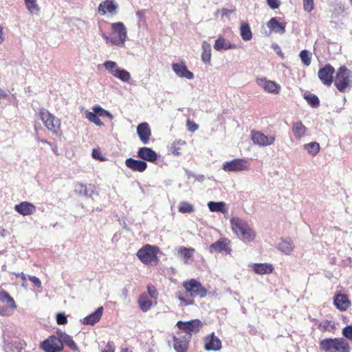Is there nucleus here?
Listing matches in <instances>:
<instances>
[{"instance_id":"obj_37","label":"nucleus","mask_w":352,"mask_h":352,"mask_svg":"<svg viewBox=\"0 0 352 352\" xmlns=\"http://www.w3.org/2000/svg\"><path fill=\"white\" fill-rule=\"evenodd\" d=\"M293 243L290 240H282L278 244V249L284 254L289 255L294 250Z\"/></svg>"},{"instance_id":"obj_23","label":"nucleus","mask_w":352,"mask_h":352,"mask_svg":"<svg viewBox=\"0 0 352 352\" xmlns=\"http://www.w3.org/2000/svg\"><path fill=\"white\" fill-rule=\"evenodd\" d=\"M125 164L131 170L140 173L144 172L148 166L144 161L135 160L131 157L126 160Z\"/></svg>"},{"instance_id":"obj_62","label":"nucleus","mask_w":352,"mask_h":352,"mask_svg":"<svg viewBox=\"0 0 352 352\" xmlns=\"http://www.w3.org/2000/svg\"><path fill=\"white\" fill-rule=\"evenodd\" d=\"M137 14H138V15H141V11H138V12H137Z\"/></svg>"},{"instance_id":"obj_54","label":"nucleus","mask_w":352,"mask_h":352,"mask_svg":"<svg viewBox=\"0 0 352 352\" xmlns=\"http://www.w3.org/2000/svg\"><path fill=\"white\" fill-rule=\"evenodd\" d=\"M28 279L32 282L37 288L41 287V282L38 278L33 276H29Z\"/></svg>"},{"instance_id":"obj_19","label":"nucleus","mask_w":352,"mask_h":352,"mask_svg":"<svg viewBox=\"0 0 352 352\" xmlns=\"http://www.w3.org/2000/svg\"><path fill=\"white\" fill-rule=\"evenodd\" d=\"M333 304L340 311H346L351 305V302L346 294H337L333 298Z\"/></svg>"},{"instance_id":"obj_49","label":"nucleus","mask_w":352,"mask_h":352,"mask_svg":"<svg viewBox=\"0 0 352 352\" xmlns=\"http://www.w3.org/2000/svg\"><path fill=\"white\" fill-rule=\"evenodd\" d=\"M303 9L307 12H311L314 9V0H302Z\"/></svg>"},{"instance_id":"obj_1","label":"nucleus","mask_w":352,"mask_h":352,"mask_svg":"<svg viewBox=\"0 0 352 352\" xmlns=\"http://www.w3.org/2000/svg\"><path fill=\"white\" fill-rule=\"evenodd\" d=\"M320 349L322 352H350L349 342L344 338H324L319 342Z\"/></svg>"},{"instance_id":"obj_33","label":"nucleus","mask_w":352,"mask_h":352,"mask_svg":"<svg viewBox=\"0 0 352 352\" xmlns=\"http://www.w3.org/2000/svg\"><path fill=\"white\" fill-rule=\"evenodd\" d=\"M186 146V142L184 140H177L173 142L170 147V151L175 155H182Z\"/></svg>"},{"instance_id":"obj_55","label":"nucleus","mask_w":352,"mask_h":352,"mask_svg":"<svg viewBox=\"0 0 352 352\" xmlns=\"http://www.w3.org/2000/svg\"><path fill=\"white\" fill-rule=\"evenodd\" d=\"M102 352H115V348L112 342H109Z\"/></svg>"},{"instance_id":"obj_38","label":"nucleus","mask_w":352,"mask_h":352,"mask_svg":"<svg viewBox=\"0 0 352 352\" xmlns=\"http://www.w3.org/2000/svg\"><path fill=\"white\" fill-rule=\"evenodd\" d=\"M304 99L313 108H317L320 105V100L317 96L307 91L303 95Z\"/></svg>"},{"instance_id":"obj_31","label":"nucleus","mask_w":352,"mask_h":352,"mask_svg":"<svg viewBox=\"0 0 352 352\" xmlns=\"http://www.w3.org/2000/svg\"><path fill=\"white\" fill-rule=\"evenodd\" d=\"M252 269L257 274H271L274 270L272 265L267 263H254L252 266Z\"/></svg>"},{"instance_id":"obj_34","label":"nucleus","mask_w":352,"mask_h":352,"mask_svg":"<svg viewBox=\"0 0 352 352\" xmlns=\"http://www.w3.org/2000/svg\"><path fill=\"white\" fill-rule=\"evenodd\" d=\"M201 60L205 63H209L211 60V46L207 41H204L201 45Z\"/></svg>"},{"instance_id":"obj_28","label":"nucleus","mask_w":352,"mask_h":352,"mask_svg":"<svg viewBox=\"0 0 352 352\" xmlns=\"http://www.w3.org/2000/svg\"><path fill=\"white\" fill-rule=\"evenodd\" d=\"M268 28L273 32L283 34L285 32L286 23H280L276 17L272 18L267 23Z\"/></svg>"},{"instance_id":"obj_25","label":"nucleus","mask_w":352,"mask_h":352,"mask_svg":"<svg viewBox=\"0 0 352 352\" xmlns=\"http://www.w3.org/2000/svg\"><path fill=\"white\" fill-rule=\"evenodd\" d=\"M15 210L20 214L28 216L36 212V206L28 201H23L14 206Z\"/></svg>"},{"instance_id":"obj_43","label":"nucleus","mask_w":352,"mask_h":352,"mask_svg":"<svg viewBox=\"0 0 352 352\" xmlns=\"http://www.w3.org/2000/svg\"><path fill=\"white\" fill-rule=\"evenodd\" d=\"M178 210L181 213H191L194 212V208L191 204L182 201L179 205Z\"/></svg>"},{"instance_id":"obj_6","label":"nucleus","mask_w":352,"mask_h":352,"mask_svg":"<svg viewBox=\"0 0 352 352\" xmlns=\"http://www.w3.org/2000/svg\"><path fill=\"white\" fill-rule=\"evenodd\" d=\"M182 287L190 298L199 297L200 298H204L208 295L207 289L195 278L184 281Z\"/></svg>"},{"instance_id":"obj_50","label":"nucleus","mask_w":352,"mask_h":352,"mask_svg":"<svg viewBox=\"0 0 352 352\" xmlns=\"http://www.w3.org/2000/svg\"><path fill=\"white\" fill-rule=\"evenodd\" d=\"M342 333L345 338L352 341V325L349 324L343 328Z\"/></svg>"},{"instance_id":"obj_18","label":"nucleus","mask_w":352,"mask_h":352,"mask_svg":"<svg viewBox=\"0 0 352 352\" xmlns=\"http://www.w3.org/2000/svg\"><path fill=\"white\" fill-rule=\"evenodd\" d=\"M117 9L118 4L114 0H104L99 4L98 11L100 15H105L107 13L115 15L117 13Z\"/></svg>"},{"instance_id":"obj_17","label":"nucleus","mask_w":352,"mask_h":352,"mask_svg":"<svg viewBox=\"0 0 352 352\" xmlns=\"http://www.w3.org/2000/svg\"><path fill=\"white\" fill-rule=\"evenodd\" d=\"M204 349L206 351H219L222 347L221 341L212 332L204 339Z\"/></svg>"},{"instance_id":"obj_47","label":"nucleus","mask_w":352,"mask_h":352,"mask_svg":"<svg viewBox=\"0 0 352 352\" xmlns=\"http://www.w3.org/2000/svg\"><path fill=\"white\" fill-rule=\"evenodd\" d=\"M176 296L179 301L184 302L186 305H191L194 304V300L192 299L186 298L181 292H178Z\"/></svg>"},{"instance_id":"obj_59","label":"nucleus","mask_w":352,"mask_h":352,"mask_svg":"<svg viewBox=\"0 0 352 352\" xmlns=\"http://www.w3.org/2000/svg\"><path fill=\"white\" fill-rule=\"evenodd\" d=\"M7 231L3 227H0V235L2 236H5L6 235Z\"/></svg>"},{"instance_id":"obj_36","label":"nucleus","mask_w":352,"mask_h":352,"mask_svg":"<svg viewBox=\"0 0 352 352\" xmlns=\"http://www.w3.org/2000/svg\"><path fill=\"white\" fill-rule=\"evenodd\" d=\"M240 34L243 41H248L252 39V33L248 23H241L240 27Z\"/></svg>"},{"instance_id":"obj_15","label":"nucleus","mask_w":352,"mask_h":352,"mask_svg":"<svg viewBox=\"0 0 352 352\" xmlns=\"http://www.w3.org/2000/svg\"><path fill=\"white\" fill-rule=\"evenodd\" d=\"M177 336L173 335V348L176 352H187L190 342V337L182 336L180 331H177Z\"/></svg>"},{"instance_id":"obj_35","label":"nucleus","mask_w":352,"mask_h":352,"mask_svg":"<svg viewBox=\"0 0 352 352\" xmlns=\"http://www.w3.org/2000/svg\"><path fill=\"white\" fill-rule=\"evenodd\" d=\"M318 329L321 332H331L333 333L336 329V324L332 320H323L318 326Z\"/></svg>"},{"instance_id":"obj_9","label":"nucleus","mask_w":352,"mask_h":352,"mask_svg":"<svg viewBox=\"0 0 352 352\" xmlns=\"http://www.w3.org/2000/svg\"><path fill=\"white\" fill-rule=\"evenodd\" d=\"M0 302L5 305L0 307V316H10L17 306L14 298L5 290L0 291Z\"/></svg>"},{"instance_id":"obj_26","label":"nucleus","mask_w":352,"mask_h":352,"mask_svg":"<svg viewBox=\"0 0 352 352\" xmlns=\"http://www.w3.org/2000/svg\"><path fill=\"white\" fill-rule=\"evenodd\" d=\"M292 131L296 140H300L305 136L307 128L301 121H298L292 124Z\"/></svg>"},{"instance_id":"obj_2","label":"nucleus","mask_w":352,"mask_h":352,"mask_svg":"<svg viewBox=\"0 0 352 352\" xmlns=\"http://www.w3.org/2000/svg\"><path fill=\"white\" fill-rule=\"evenodd\" d=\"M232 230L237 236L245 241H253L255 237V232L248 223L239 217H232L230 219Z\"/></svg>"},{"instance_id":"obj_27","label":"nucleus","mask_w":352,"mask_h":352,"mask_svg":"<svg viewBox=\"0 0 352 352\" xmlns=\"http://www.w3.org/2000/svg\"><path fill=\"white\" fill-rule=\"evenodd\" d=\"M103 313V308L102 307H98L94 313L91 314L90 315L86 316L83 318V324H90L94 325L96 322H98L102 315Z\"/></svg>"},{"instance_id":"obj_20","label":"nucleus","mask_w":352,"mask_h":352,"mask_svg":"<svg viewBox=\"0 0 352 352\" xmlns=\"http://www.w3.org/2000/svg\"><path fill=\"white\" fill-rule=\"evenodd\" d=\"M172 68L174 72L180 78L191 80L194 78L192 72L189 71L184 62L173 63Z\"/></svg>"},{"instance_id":"obj_57","label":"nucleus","mask_w":352,"mask_h":352,"mask_svg":"<svg viewBox=\"0 0 352 352\" xmlns=\"http://www.w3.org/2000/svg\"><path fill=\"white\" fill-rule=\"evenodd\" d=\"M8 97V94L2 89H0V100L5 99Z\"/></svg>"},{"instance_id":"obj_40","label":"nucleus","mask_w":352,"mask_h":352,"mask_svg":"<svg viewBox=\"0 0 352 352\" xmlns=\"http://www.w3.org/2000/svg\"><path fill=\"white\" fill-rule=\"evenodd\" d=\"M303 146L305 149L313 156H316L319 153L320 148L319 143L316 142L305 144Z\"/></svg>"},{"instance_id":"obj_4","label":"nucleus","mask_w":352,"mask_h":352,"mask_svg":"<svg viewBox=\"0 0 352 352\" xmlns=\"http://www.w3.org/2000/svg\"><path fill=\"white\" fill-rule=\"evenodd\" d=\"M333 82L340 92H346L352 87V71L344 65L341 66L336 73Z\"/></svg>"},{"instance_id":"obj_24","label":"nucleus","mask_w":352,"mask_h":352,"mask_svg":"<svg viewBox=\"0 0 352 352\" xmlns=\"http://www.w3.org/2000/svg\"><path fill=\"white\" fill-rule=\"evenodd\" d=\"M138 157L144 160L154 162L157 159V154L151 148L144 146L139 148Z\"/></svg>"},{"instance_id":"obj_56","label":"nucleus","mask_w":352,"mask_h":352,"mask_svg":"<svg viewBox=\"0 0 352 352\" xmlns=\"http://www.w3.org/2000/svg\"><path fill=\"white\" fill-rule=\"evenodd\" d=\"M100 155H101V153L100 152V151L96 150V149L93 150L92 156L94 158L103 160V157H100Z\"/></svg>"},{"instance_id":"obj_21","label":"nucleus","mask_w":352,"mask_h":352,"mask_svg":"<svg viewBox=\"0 0 352 352\" xmlns=\"http://www.w3.org/2000/svg\"><path fill=\"white\" fill-rule=\"evenodd\" d=\"M230 240L223 238L221 239L210 245V252H223L227 254H230L232 250L230 247Z\"/></svg>"},{"instance_id":"obj_63","label":"nucleus","mask_w":352,"mask_h":352,"mask_svg":"<svg viewBox=\"0 0 352 352\" xmlns=\"http://www.w3.org/2000/svg\"><path fill=\"white\" fill-rule=\"evenodd\" d=\"M0 30H1V34H2V28L0 27Z\"/></svg>"},{"instance_id":"obj_41","label":"nucleus","mask_w":352,"mask_h":352,"mask_svg":"<svg viewBox=\"0 0 352 352\" xmlns=\"http://www.w3.org/2000/svg\"><path fill=\"white\" fill-rule=\"evenodd\" d=\"M195 250L193 248H188L186 247H182L179 248L178 252L185 260V263H187L193 256Z\"/></svg>"},{"instance_id":"obj_53","label":"nucleus","mask_w":352,"mask_h":352,"mask_svg":"<svg viewBox=\"0 0 352 352\" xmlns=\"http://www.w3.org/2000/svg\"><path fill=\"white\" fill-rule=\"evenodd\" d=\"M267 5L272 9H276L280 6L279 0H267Z\"/></svg>"},{"instance_id":"obj_16","label":"nucleus","mask_w":352,"mask_h":352,"mask_svg":"<svg viewBox=\"0 0 352 352\" xmlns=\"http://www.w3.org/2000/svg\"><path fill=\"white\" fill-rule=\"evenodd\" d=\"M258 86L262 87L265 91L274 94L280 93L281 87L275 81L267 80L265 78H261L256 80Z\"/></svg>"},{"instance_id":"obj_10","label":"nucleus","mask_w":352,"mask_h":352,"mask_svg":"<svg viewBox=\"0 0 352 352\" xmlns=\"http://www.w3.org/2000/svg\"><path fill=\"white\" fill-rule=\"evenodd\" d=\"M250 162L245 158H236L223 164L222 169L226 172H240L250 168Z\"/></svg>"},{"instance_id":"obj_52","label":"nucleus","mask_w":352,"mask_h":352,"mask_svg":"<svg viewBox=\"0 0 352 352\" xmlns=\"http://www.w3.org/2000/svg\"><path fill=\"white\" fill-rule=\"evenodd\" d=\"M186 126L188 129V131L191 132H194L197 131L199 128V126L197 124H196L194 121L188 120L186 122Z\"/></svg>"},{"instance_id":"obj_14","label":"nucleus","mask_w":352,"mask_h":352,"mask_svg":"<svg viewBox=\"0 0 352 352\" xmlns=\"http://www.w3.org/2000/svg\"><path fill=\"white\" fill-rule=\"evenodd\" d=\"M334 67L330 64H327L318 70V76L323 85L329 87L334 82Z\"/></svg>"},{"instance_id":"obj_11","label":"nucleus","mask_w":352,"mask_h":352,"mask_svg":"<svg viewBox=\"0 0 352 352\" xmlns=\"http://www.w3.org/2000/svg\"><path fill=\"white\" fill-rule=\"evenodd\" d=\"M40 347L45 352H60L63 349V344L60 336L52 335L43 340Z\"/></svg>"},{"instance_id":"obj_12","label":"nucleus","mask_w":352,"mask_h":352,"mask_svg":"<svg viewBox=\"0 0 352 352\" xmlns=\"http://www.w3.org/2000/svg\"><path fill=\"white\" fill-rule=\"evenodd\" d=\"M104 67L114 77L123 82H129L131 79V74L126 70L119 67L114 61L107 60L104 62Z\"/></svg>"},{"instance_id":"obj_42","label":"nucleus","mask_w":352,"mask_h":352,"mask_svg":"<svg viewBox=\"0 0 352 352\" xmlns=\"http://www.w3.org/2000/svg\"><path fill=\"white\" fill-rule=\"evenodd\" d=\"M299 56L300 58L301 61L303 63V64L306 66H309L311 62V53L307 50H302Z\"/></svg>"},{"instance_id":"obj_60","label":"nucleus","mask_w":352,"mask_h":352,"mask_svg":"<svg viewBox=\"0 0 352 352\" xmlns=\"http://www.w3.org/2000/svg\"><path fill=\"white\" fill-rule=\"evenodd\" d=\"M3 41V38L2 36H0V43Z\"/></svg>"},{"instance_id":"obj_45","label":"nucleus","mask_w":352,"mask_h":352,"mask_svg":"<svg viewBox=\"0 0 352 352\" xmlns=\"http://www.w3.org/2000/svg\"><path fill=\"white\" fill-rule=\"evenodd\" d=\"M87 118L89 121L94 122L97 126H102L104 124L101 120L99 118V116L96 115L95 113L89 112L87 114Z\"/></svg>"},{"instance_id":"obj_61","label":"nucleus","mask_w":352,"mask_h":352,"mask_svg":"<svg viewBox=\"0 0 352 352\" xmlns=\"http://www.w3.org/2000/svg\"><path fill=\"white\" fill-rule=\"evenodd\" d=\"M223 13H227V12L228 11L227 9H223Z\"/></svg>"},{"instance_id":"obj_7","label":"nucleus","mask_w":352,"mask_h":352,"mask_svg":"<svg viewBox=\"0 0 352 352\" xmlns=\"http://www.w3.org/2000/svg\"><path fill=\"white\" fill-rule=\"evenodd\" d=\"M38 116L49 131L54 134H58L60 132L61 122L60 119L52 114L47 109L41 108L38 111Z\"/></svg>"},{"instance_id":"obj_46","label":"nucleus","mask_w":352,"mask_h":352,"mask_svg":"<svg viewBox=\"0 0 352 352\" xmlns=\"http://www.w3.org/2000/svg\"><path fill=\"white\" fill-rule=\"evenodd\" d=\"M93 110L94 111V113L98 115V116H102V117H104V116H108L111 118H113L112 115L107 111H106L105 109H102L101 107L100 106H96L93 108Z\"/></svg>"},{"instance_id":"obj_5","label":"nucleus","mask_w":352,"mask_h":352,"mask_svg":"<svg viewBox=\"0 0 352 352\" xmlns=\"http://www.w3.org/2000/svg\"><path fill=\"white\" fill-rule=\"evenodd\" d=\"M111 36L102 34V38L106 40L107 43L116 45H123L126 38V29L124 24L122 22H117L111 23Z\"/></svg>"},{"instance_id":"obj_44","label":"nucleus","mask_w":352,"mask_h":352,"mask_svg":"<svg viewBox=\"0 0 352 352\" xmlns=\"http://www.w3.org/2000/svg\"><path fill=\"white\" fill-rule=\"evenodd\" d=\"M25 6L30 12H38L39 7L36 3V0H25Z\"/></svg>"},{"instance_id":"obj_30","label":"nucleus","mask_w":352,"mask_h":352,"mask_svg":"<svg viewBox=\"0 0 352 352\" xmlns=\"http://www.w3.org/2000/svg\"><path fill=\"white\" fill-rule=\"evenodd\" d=\"M138 303L140 309L143 312L148 311L153 305L151 298L146 293H143L140 296Z\"/></svg>"},{"instance_id":"obj_8","label":"nucleus","mask_w":352,"mask_h":352,"mask_svg":"<svg viewBox=\"0 0 352 352\" xmlns=\"http://www.w3.org/2000/svg\"><path fill=\"white\" fill-rule=\"evenodd\" d=\"M178 329L186 333L185 336L191 340L193 334L197 333L203 327V322L199 319H193L187 322L178 321L176 324Z\"/></svg>"},{"instance_id":"obj_58","label":"nucleus","mask_w":352,"mask_h":352,"mask_svg":"<svg viewBox=\"0 0 352 352\" xmlns=\"http://www.w3.org/2000/svg\"><path fill=\"white\" fill-rule=\"evenodd\" d=\"M16 276L20 277L24 283L27 280L26 276L23 272L17 274Z\"/></svg>"},{"instance_id":"obj_48","label":"nucleus","mask_w":352,"mask_h":352,"mask_svg":"<svg viewBox=\"0 0 352 352\" xmlns=\"http://www.w3.org/2000/svg\"><path fill=\"white\" fill-rule=\"evenodd\" d=\"M146 289H147V292H148L147 294L148 295L150 298L156 299L158 296V292L156 289V288L155 287V286L150 284V285H147Z\"/></svg>"},{"instance_id":"obj_13","label":"nucleus","mask_w":352,"mask_h":352,"mask_svg":"<svg viewBox=\"0 0 352 352\" xmlns=\"http://www.w3.org/2000/svg\"><path fill=\"white\" fill-rule=\"evenodd\" d=\"M251 140L254 144L260 146H267L273 144L276 138L274 135L267 136L261 131L252 130L251 131Z\"/></svg>"},{"instance_id":"obj_3","label":"nucleus","mask_w":352,"mask_h":352,"mask_svg":"<svg viewBox=\"0 0 352 352\" xmlns=\"http://www.w3.org/2000/svg\"><path fill=\"white\" fill-rule=\"evenodd\" d=\"M159 252L160 248L157 246L146 244L138 250L136 255L142 263L156 265L160 261L157 257Z\"/></svg>"},{"instance_id":"obj_29","label":"nucleus","mask_w":352,"mask_h":352,"mask_svg":"<svg viewBox=\"0 0 352 352\" xmlns=\"http://www.w3.org/2000/svg\"><path fill=\"white\" fill-rule=\"evenodd\" d=\"M57 335L60 336L61 342L64 345L66 344L70 349L72 351H78V346L76 343L74 341L72 336L67 335V333L63 332L62 331H57Z\"/></svg>"},{"instance_id":"obj_22","label":"nucleus","mask_w":352,"mask_h":352,"mask_svg":"<svg viewBox=\"0 0 352 352\" xmlns=\"http://www.w3.org/2000/svg\"><path fill=\"white\" fill-rule=\"evenodd\" d=\"M137 133L142 142L144 144H147L151 136V130L147 122L140 124L137 126Z\"/></svg>"},{"instance_id":"obj_39","label":"nucleus","mask_w":352,"mask_h":352,"mask_svg":"<svg viewBox=\"0 0 352 352\" xmlns=\"http://www.w3.org/2000/svg\"><path fill=\"white\" fill-rule=\"evenodd\" d=\"M208 206L211 212H220L223 214L227 212L226 210V204L224 202L210 201L208 204Z\"/></svg>"},{"instance_id":"obj_32","label":"nucleus","mask_w":352,"mask_h":352,"mask_svg":"<svg viewBox=\"0 0 352 352\" xmlns=\"http://www.w3.org/2000/svg\"><path fill=\"white\" fill-rule=\"evenodd\" d=\"M236 45L234 44H231L229 41H226L223 37H219L217 40H216L214 48L217 51H221L222 50H227L229 49H234Z\"/></svg>"},{"instance_id":"obj_51","label":"nucleus","mask_w":352,"mask_h":352,"mask_svg":"<svg viewBox=\"0 0 352 352\" xmlns=\"http://www.w3.org/2000/svg\"><path fill=\"white\" fill-rule=\"evenodd\" d=\"M56 322L58 324H65L67 323V318L65 314L58 313L56 315Z\"/></svg>"}]
</instances>
